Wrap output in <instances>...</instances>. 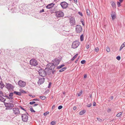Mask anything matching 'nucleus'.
Instances as JSON below:
<instances>
[{
  "instance_id": "nucleus-29",
  "label": "nucleus",
  "mask_w": 125,
  "mask_h": 125,
  "mask_svg": "<svg viewBox=\"0 0 125 125\" xmlns=\"http://www.w3.org/2000/svg\"><path fill=\"white\" fill-rule=\"evenodd\" d=\"M122 113L121 112H120L117 114L116 115V116L117 117H121V116L122 115Z\"/></svg>"
},
{
  "instance_id": "nucleus-20",
  "label": "nucleus",
  "mask_w": 125,
  "mask_h": 125,
  "mask_svg": "<svg viewBox=\"0 0 125 125\" xmlns=\"http://www.w3.org/2000/svg\"><path fill=\"white\" fill-rule=\"evenodd\" d=\"M125 46V42L123 43L121 46L119 50L121 51L122 48Z\"/></svg>"
},
{
  "instance_id": "nucleus-12",
  "label": "nucleus",
  "mask_w": 125,
  "mask_h": 125,
  "mask_svg": "<svg viewBox=\"0 0 125 125\" xmlns=\"http://www.w3.org/2000/svg\"><path fill=\"white\" fill-rule=\"evenodd\" d=\"M70 19V23L71 26H74L75 25V21L73 17H71Z\"/></svg>"
},
{
  "instance_id": "nucleus-22",
  "label": "nucleus",
  "mask_w": 125,
  "mask_h": 125,
  "mask_svg": "<svg viewBox=\"0 0 125 125\" xmlns=\"http://www.w3.org/2000/svg\"><path fill=\"white\" fill-rule=\"evenodd\" d=\"M0 88L2 89L4 87V85L2 81H1L0 83Z\"/></svg>"
},
{
  "instance_id": "nucleus-42",
  "label": "nucleus",
  "mask_w": 125,
  "mask_h": 125,
  "mask_svg": "<svg viewBox=\"0 0 125 125\" xmlns=\"http://www.w3.org/2000/svg\"><path fill=\"white\" fill-rule=\"evenodd\" d=\"M49 112H47L45 113H44V114H43V115H44V116H46V115L47 114H49Z\"/></svg>"
},
{
  "instance_id": "nucleus-21",
  "label": "nucleus",
  "mask_w": 125,
  "mask_h": 125,
  "mask_svg": "<svg viewBox=\"0 0 125 125\" xmlns=\"http://www.w3.org/2000/svg\"><path fill=\"white\" fill-rule=\"evenodd\" d=\"M14 94H16L17 95L19 96H21V93L20 92H17L16 91H14L13 92Z\"/></svg>"
},
{
  "instance_id": "nucleus-41",
  "label": "nucleus",
  "mask_w": 125,
  "mask_h": 125,
  "mask_svg": "<svg viewBox=\"0 0 125 125\" xmlns=\"http://www.w3.org/2000/svg\"><path fill=\"white\" fill-rule=\"evenodd\" d=\"M2 96H3L6 97L7 98V99H10V97H9L7 95H6L5 96H4V95H2Z\"/></svg>"
},
{
  "instance_id": "nucleus-39",
  "label": "nucleus",
  "mask_w": 125,
  "mask_h": 125,
  "mask_svg": "<svg viewBox=\"0 0 125 125\" xmlns=\"http://www.w3.org/2000/svg\"><path fill=\"white\" fill-rule=\"evenodd\" d=\"M52 84V83L51 82H50L49 83V84H48V87L49 88H50Z\"/></svg>"
},
{
  "instance_id": "nucleus-60",
  "label": "nucleus",
  "mask_w": 125,
  "mask_h": 125,
  "mask_svg": "<svg viewBox=\"0 0 125 125\" xmlns=\"http://www.w3.org/2000/svg\"><path fill=\"white\" fill-rule=\"evenodd\" d=\"M74 1L75 3H77V0H73Z\"/></svg>"
},
{
  "instance_id": "nucleus-59",
  "label": "nucleus",
  "mask_w": 125,
  "mask_h": 125,
  "mask_svg": "<svg viewBox=\"0 0 125 125\" xmlns=\"http://www.w3.org/2000/svg\"><path fill=\"white\" fill-rule=\"evenodd\" d=\"M113 96H112L110 98V99L111 100H112L113 99Z\"/></svg>"
},
{
  "instance_id": "nucleus-62",
  "label": "nucleus",
  "mask_w": 125,
  "mask_h": 125,
  "mask_svg": "<svg viewBox=\"0 0 125 125\" xmlns=\"http://www.w3.org/2000/svg\"><path fill=\"white\" fill-rule=\"evenodd\" d=\"M120 2H122L123 1V0H119Z\"/></svg>"
},
{
  "instance_id": "nucleus-54",
  "label": "nucleus",
  "mask_w": 125,
  "mask_h": 125,
  "mask_svg": "<svg viewBox=\"0 0 125 125\" xmlns=\"http://www.w3.org/2000/svg\"><path fill=\"white\" fill-rule=\"evenodd\" d=\"M44 10L43 9H42V10H40V13H42V12H44Z\"/></svg>"
},
{
  "instance_id": "nucleus-53",
  "label": "nucleus",
  "mask_w": 125,
  "mask_h": 125,
  "mask_svg": "<svg viewBox=\"0 0 125 125\" xmlns=\"http://www.w3.org/2000/svg\"><path fill=\"white\" fill-rule=\"evenodd\" d=\"M96 105V103L95 102H94L93 103V106H95Z\"/></svg>"
},
{
  "instance_id": "nucleus-4",
  "label": "nucleus",
  "mask_w": 125,
  "mask_h": 125,
  "mask_svg": "<svg viewBox=\"0 0 125 125\" xmlns=\"http://www.w3.org/2000/svg\"><path fill=\"white\" fill-rule=\"evenodd\" d=\"M30 64L32 65L36 66L37 67L38 64V62L35 59H32L30 61Z\"/></svg>"
},
{
  "instance_id": "nucleus-34",
  "label": "nucleus",
  "mask_w": 125,
  "mask_h": 125,
  "mask_svg": "<svg viewBox=\"0 0 125 125\" xmlns=\"http://www.w3.org/2000/svg\"><path fill=\"white\" fill-rule=\"evenodd\" d=\"M106 51L108 52H109L110 51V49L108 47H107L106 48Z\"/></svg>"
},
{
  "instance_id": "nucleus-7",
  "label": "nucleus",
  "mask_w": 125,
  "mask_h": 125,
  "mask_svg": "<svg viewBox=\"0 0 125 125\" xmlns=\"http://www.w3.org/2000/svg\"><path fill=\"white\" fill-rule=\"evenodd\" d=\"M27 114H24L22 115L21 118L22 121L24 122H26L27 121L28 119V116L27 115L28 114L27 113Z\"/></svg>"
},
{
  "instance_id": "nucleus-46",
  "label": "nucleus",
  "mask_w": 125,
  "mask_h": 125,
  "mask_svg": "<svg viewBox=\"0 0 125 125\" xmlns=\"http://www.w3.org/2000/svg\"><path fill=\"white\" fill-rule=\"evenodd\" d=\"M35 102L34 101H32L30 102V104H35Z\"/></svg>"
},
{
  "instance_id": "nucleus-23",
  "label": "nucleus",
  "mask_w": 125,
  "mask_h": 125,
  "mask_svg": "<svg viewBox=\"0 0 125 125\" xmlns=\"http://www.w3.org/2000/svg\"><path fill=\"white\" fill-rule=\"evenodd\" d=\"M66 67H65L64 68H62L60 70H59V72H63L65 71L66 69Z\"/></svg>"
},
{
  "instance_id": "nucleus-38",
  "label": "nucleus",
  "mask_w": 125,
  "mask_h": 125,
  "mask_svg": "<svg viewBox=\"0 0 125 125\" xmlns=\"http://www.w3.org/2000/svg\"><path fill=\"white\" fill-rule=\"evenodd\" d=\"M21 108V109L25 111H26V110L25 109H24V108L22 107L21 106H19Z\"/></svg>"
},
{
  "instance_id": "nucleus-47",
  "label": "nucleus",
  "mask_w": 125,
  "mask_h": 125,
  "mask_svg": "<svg viewBox=\"0 0 125 125\" xmlns=\"http://www.w3.org/2000/svg\"><path fill=\"white\" fill-rule=\"evenodd\" d=\"M91 103H90L89 104H87V107H91Z\"/></svg>"
},
{
  "instance_id": "nucleus-56",
  "label": "nucleus",
  "mask_w": 125,
  "mask_h": 125,
  "mask_svg": "<svg viewBox=\"0 0 125 125\" xmlns=\"http://www.w3.org/2000/svg\"><path fill=\"white\" fill-rule=\"evenodd\" d=\"M33 101H39V100L37 98H35L33 99Z\"/></svg>"
},
{
  "instance_id": "nucleus-1",
  "label": "nucleus",
  "mask_w": 125,
  "mask_h": 125,
  "mask_svg": "<svg viewBox=\"0 0 125 125\" xmlns=\"http://www.w3.org/2000/svg\"><path fill=\"white\" fill-rule=\"evenodd\" d=\"M59 60L57 59H55L52 61V63H49L47 64L48 66L51 67H52V69H53L55 68V66L58 65L60 62Z\"/></svg>"
},
{
  "instance_id": "nucleus-45",
  "label": "nucleus",
  "mask_w": 125,
  "mask_h": 125,
  "mask_svg": "<svg viewBox=\"0 0 125 125\" xmlns=\"http://www.w3.org/2000/svg\"><path fill=\"white\" fill-rule=\"evenodd\" d=\"M20 93H26V92L25 91H24L23 90H22L21 91V92Z\"/></svg>"
},
{
  "instance_id": "nucleus-6",
  "label": "nucleus",
  "mask_w": 125,
  "mask_h": 125,
  "mask_svg": "<svg viewBox=\"0 0 125 125\" xmlns=\"http://www.w3.org/2000/svg\"><path fill=\"white\" fill-rule=\"evenodd\" d=\"M82 31V27L81 26L79 25H77L75 27V31L78 33H79Z\"/></svg>"
},
{
  "instance_id": "nucleus-48",
  "label": "nucleus",
  "mask_w": 125,
  "mask_h": 125,
  "mask_svg": "<svg viewBox=\"0 0 125 125\" xmlns=\"http://www.w3.org/2000/svg\"><path fill=\"white\" fill-rule=\"evenodd\" d=\"M80 57V56H78V58H77V59L75 61V63H77V62L78 61Z\"/></svg>"
},
{
  "instance_id": "nucleus-17",
  "label": "nucleus",
  "mask_w": 125,
  "mask_h": 125,
  "mask_svg": "<svg viewBox=\"0 0 125 125\" xmlns=\"http://www.w3.org/2000/svg\"><path fill=\"white\" fill-rule=\"evenodd\" d=\"M6 88L9 89H12L13 87L12 85L11 84L8 83L6 85Z\"/></svg>"
},
{
  "instance_id": "nucleus-40",
  "label": "nucleus",
  "mask_w": 125,
  "mask_h": 125,
  "mask_svg": "<svg viewBox=\"0 0 125 125\" xmlns=\"http://www.w3.org/2000/svg\"><path fill=\"white\" fill-rule=\"evenodd\" d=\"M85 62V61L84 60H83L81 61V63L82 64H84Z\"/></svg>"
},
{
  "instance_id": "nucleus-16",
  "label": "nucleus",
  "mask_w": 125,
  "mask_h": 125,
  "mask_svg": "<svg viewBox=\"0 0 125 125\" xmlns=\"http://www.w3.org/2000/svg\"><path fill=\"white\" fill-rule=\"evenodd\" d=\"M55 4L53 3H52L50 4H48L47 6H46V8L48 9H50L51 8L53 7Z\"/></svg>"
},
{
  "instance_id": "nucleus-43",
  "label": "nucleus",
  "mask_w": 125,
  "mask_h": 125,
  "mask_svg": "<svg viewBox=\"0 0 125 125\" xmlns=\"http://www.w3.org/2000/svg\"><path fill=\"white\" fill-rule=\"evenodd\" d=\"M62 108V105H60L58 107V108L60 110Z\"/></svg>"
},
{
  "instance_id": "nucleus-3",
  "label": "nucleus",
  "mask_w": 125,
  "mask_h": 125,
  "mask_svg": "<svg viewBox=\"0 0 125 125\" xmlns=\"http://www.w3.org/2000/svg\"><path fill=\"white\" fill-rule=\"evenodd\" d=\"M55 13L56 16L58 18L62 17L64 16V13L61 11H56Z\"/></svg>"
},
{
  "instance_id": "nucleus-35",
  "label": "nucleus",
  "mask_w": 125,
  "mask_h": 125,
  "mask_svg": "<svg viewBox=\"0 0 125 125\" xmlns=\"http://www.w3.org/2000/svg\"><path fill=\"white\" fill-rule=\"evenodd\" d=\"M83 91L82 90H81L80 92L78 93V96H81L82 93Z\"/></svg>"
},
{
  "instance_id": "nucleus-15",
  "label": "nucleus",
  "mask_w": 125,
  "mask_h": 125,
  "mask_svg": "<svg viewBox=\"0 0 125 125\" xmlns=\"http://www.w3.org/2000/svg\"><path fill=\"white\" fill-rule=\"evenodd\" d=\"M49 68V71H50V73L51 74H53L55 73V70H54V69H53V70L51 69L52 68V67H51L50 66H48Z\"/></svg>"
},
{
  "instance_id": "nucleus-28",
  "label": "nucleus",
  "mask_w": 125,
  "mask_h": 125,
  "mask_svg": "<svg viewBox=\"0 0 125 125\" xmlns=\"http://www.w3.org/2000/svg\"><path fill=\"white\" fill-rule=\"evenodd\" d=\"M64 66V64H62L58 66L57 67V69H60L62 67Z\"/></svg>"
},
{
  "instance_id": "nucleus-37",
  "label": "nucleus",
  "mask_w": 125,
  "mask_h": 125,
  "mask_svg": "<svg viewBox=\"0 0 125 125\" xmlns=\"http://www.w3.org/2000/svg\"><path fill=\"white\" fill-rule=\"evenodd\" d=\"M121 57L120 56H118L116 57V59L118 61L120 60Z\"/></svg>"
},
{
  "instance_id": "nucleus-5",
  "label": "nucleus",
  "mask_w": 125,
  "mask_h": 125,
  "mask_svg": "<svg viewBox=\"0 0 125 125\" xmlns=\"http://www.w3.org/2000/svg\"><path fill=\"white\" fill-rule=\"evenodd\" d=\"M80 44L79 41H76L73 42L72 45V48L75 49Z\"/></svg>"
},
{
  "instance_id": "nucleus-30",
  "label": "nucleus",
  "mask_w": 125,
  "mask_h": 125,
  "mask_svg": "<svg viewBox=\"0 0 125 125\" xmlns=\"http://www.w3.org/2000/svg\"><path fill=\"white\" fill-rule=\"evenodd\" d=\"M86 12H87V14L88 15H90V12L88 9H87Z\"/></svg>"
},
{
  "instance_id": "nucleus-9",
  "label": "nucleus",
  "mask_w": 125,
  "mask_h": 125,
  "mask_svg": "<svg viewBox=\"0 0 125 125\" xmlns=\"http://www.w3.org/2000/svg\"><path fill=\"white\" fill-rule=\"evenodd\" d=\"M18 84L19 86L22 87H24L26 85V83L21 80L19 81Z\"/></svg>"
},
{
  "instance_id": "nucleus-32",
  "label": "nucleus",
  "mask_w": 125,
  "mask_h": 125,
  "mask_svg": "<svg viewBox=\"0 0 125 125\" xmlns=\"http://www.w3.org/2000/svg\"><path fill=\"white\" fill-rule=\"evenodd\" d=\"M40 98L42 100H44L46 98V97L44 96H40Z\"/></svg>"
},
{
  "instance_id": "nucleus-18",
  "label": "nucleus",
  "mask_w": 125,
  "mask_h": 125,
  "mask_svg": "<svg viewBox=\"0 0 125 125\" xmlns=\"http://www.w3.org/2000/svg\"><path fill=\"white\" fill-rule=\"evenodd\" d=\"M111 5L112 7L114 9L116 8V5L115 3L113 1H112L111 2Z\"/></svg>"
},
{
  "instance_id": "nucleus-50",
  "label": "nucleus",
  "mask_w": 125,
  "mask_h": 125,
  "mask_svg": "<svg viewBox=\"0 0 125 125\" xmlns=\"http://www.w3.org/2000/svg\"><path fill=\"white\" fill-rule=\"evenodd\" d=\"M99 50V48L97 47L95 48V51L96 52L98 51Z\"/></svg>"
},
{
  "instance_id": "nucleus-27",
  "label": "nucleus",
  "mask_w": 125,
  "mask_h": 125,
  "mask_svg": "<svg viewBox=\"0 0 125 125\" xmlns=\"http://www.w3.org/2000/svg\"><path fill=\"white\" fill-rule=\"evenodd\" d=\"M78 54H76L75 55L73 56V57L72 58V59H71V60L72 61L74 59L77 57L78 56Z\"/></svg>"
},
{
  "instance_id": "nucleus-26",
  "label": "nucleus",
  "mask_w": 125,
  "mask_h": 125,
  "mask_svg": "<svg viewBox=\"0 0 125 125\" xmlns=\"http://www.w3.org/2000/svg\"><path fill=\"white\" fill-rule=\"evenodd\" d=\"M83 38H84V37H83V34H82L81 36L80 37V40L81 41H83Z\"/></svg>"
},
{
  "instance_id": "nucleus-49",
  "label": "nucleus",
  "mask_w": 125,
  "mask_h": 125,
  "mask_svg": "<svg viewBox=\"0 0 125 125\" xmlns=\"http://www.w3.org/2000/svg\"><path fill=\"white\" fill-rule=\"evenodd\" d=\"M97 120L99 122H101L102 121V120L100 118H97Z\"/></svg>"
},
{
  "instance_id": "nucleus-11",
  "label": "nucleus",
  "mask_w": 125,
  "mask_h": 125,
  "mask_svg": "<svg viewBox=\"0 0 125 125\" xmlns=\"http://www.w3.org/2000/svg\"><path fill=\"white\" fill-rule=\"evenodd\" d=\"M60 5L63 9H66L68 6V4L66 2L63 1L61 3Z\"/></svg>"
},
{
  "instance_id": "nucleus-14",
  "label": "nucleus",
  "mask_w": 125,
  "mask_h": 125,
  "mask_svg": "<svg viewBox=\"0 0 125 125\" xmlns=\"http://www.w3.org/2000/svg\"><path fill=\"white\" fill-rule=\"evenodd\" d=\"M45 79L44 78H42L39 79L38 82V84L39 85H40L43 83L44 82Z\"/></svg>"
},
{
  "instance_id": "nucleus-51",
  "label": "nucleus",
  "mask_w": 125,
  "mask_h": 125,
  "mask_svg": "<svg viewBox=\"0 0 125 125\" xmlns=\"http://www.w3.org/2000/svg\"><path fill=\"white\" fill-rule=\"evenodd\" d=\"M111 109L109 108L107 110V112L109 113L111 111Z\"/></svg>"
},
{
  "instance_id": "nucleus-19",
  "label": "nucleus",
  "mask_w": 125,
  "mask_h": 125,
  "mask_svg": "<svg viewBox=\"0 0 125 125\" xmlns=\"http://www.w3.org/2000/svg\"><path fill=\"white\" fill-rule=\"evenodd\" d=\"M6 100V99L2 97L1 95H0V101L1 102H4Z\"/></svg>"
},
{
  "instance_id": "nucleus-10",
  "label": "nucleus",
  "mask_w": 125,
  "mask_h": 125,
  "mask_svg": "<svg viewBox=\"0 0 125 125\" xmlns=\"http://www.w3.org/2000/svg\"><path fill=\"white\" fill-rule=\"evenodd\" d=\"M13 113L16 115L19 114L20 111L19 109L17 108H13L12 109Z\"/></svg>"
},
{
  "instance_id": "nucleus-33",
  "label": "nucleus",
  "mask_w": 125,
  "mask_h": 125,
  "mask_svg": "<svg viewBox=\"0 0 125 125\" xmlns=\"http://www.w3.org/2000/svg\"><path fill=\"white\" fill-rule=\"evenodd\" d=\"M56 124V122L55 121H52L51 123V124L52 125H55Z\"/></svg>"
},
{
  "instance_id": "nucleus-61",
  "label": "nucleus",
  "mask_w": 125,
  "mask_h": 125,
  "mask_svg": "<svg viewBox=\"0 0 125 125\" xmlns=\"http://www.w3.org/2000/svg\"><path fill=\"white\" fill-rule=\"evenodd\" d=\"M86 77V74L84 75V78H85Z\"/></svg>"
},
{
  "instance_id": "nucleus-2",
  "label": "nucleus",
  "mask_w": 125,
  "mask_h": 125,
  "mask_svg": "<svg viewBox=\"0 0 125 125\" xmlns=\"http://www.w3.org/2000/svg\"><path fill=\"white\" fill-rule=\"evenodd\" d=\"M11 102L12 101H10V103H4V104L6 107V110H11L12 108L14 107V105L11 103Z\"/></svg>"
},
{
  "instance_id": "nucleus-44",
  "label": "nucleus",
  "mask_w": 125,
  "mask_h": 125,
  "mask_svg": "<svg viewBox=\"0 0 125 125\" xmlns=\"http://www.w3.org/2000/svg\"><path fill=\"white\" fill-rule=\"evenodd\" d=\"M117 5L118 7H119L120 6V2H117Z\"/></svg>"
},
{
  "instance_id": "nucleus-8",
  "label": "nucleus",
  "mask_w": 125,
  "mask_h": 125,
  "mask_svg": "<svg viewBox=\"0 0 125 125\" xmlns=\"http://www.w3.org/2000/svg\"><path fill=\"white\" fill-rule=\"evenodd\" d=\"M38 72L40 75L43 77L46 75V73L45 70L42 69L39 70Z\"/></svg>"
},
{
  "instance_id": "nucleus-64",
  "label": "nucleus",
  "mask_w": 125,
  "mask_h": 125,
  "mask_svg": "<svg viewBox=\"0 0 125 125\" xmlns=\"http://www.w3.org/2000/svg\"><path fill=\"white\" fill-rule=\"evenodd\" d=\"M90 97L91 98H92V95H91L90 96Z\"/></svg>"
},
{
  "instance_id": "nucleus-25",
  "label": "nucleus",
  "mask_w": 125,
  "mask_h": 125,
  "mask_svg": "<svg viewBox=\"0 0 125 125\" xmlns=\"http://www.w3.org/2000/svg\"><path fill=\"white\" fill-rule=\"evenodd\" d=\"M13 94V93H11L9 95V97L10 98V99H13L12 96Z\"/></svg>"
},
{
  "instance_id": "nucleus-63",
  "label": "nucleus",
  "mask_w": 125,
  "mask_h": 125,
  "mask_svg": "<svg viewBox=\"0 0 125 125\" xmlns=\"http://www.w3.org/2000/svg\"><path fill=\"white\" fill-rule=\"evenodd\" d=\"M82 23V24L84 25V24L83 23V21H82V22H81Z\"/></svg>"
},
{
  "instance_id": "nucleus-58",
  "label": "nucleus",
  "mask_w": 125,
  "mask_h": 125,
  "mask_svg": "<svg viewBox=\"0 0 125 125\" xmlns=\"http://www.w3.org/2000/svg\"><path fill=\"white\" fill-rule=\"evenodd\" d=\"M73 109L74 110H75L76 109V107H73Z\"/></svg>"
},
{
  "instance_id": "nucleus-36",
  "label": "nucleus",
  "mask_w": 125,
  "mask_h": 125,
  "mask_svg": "<svg viewBox=\"0 0 125 125\" xmlns=\"http://www.w3.org/2000/svg\"><path fill=\"white\" fill-rule=\"evenodd\" d=\"M30 111L31 112H35V111L33 109L32 107H31L30 106Z\"/></svg>"
},
{
  "instance_id": "nucleus-13",
  "label": "nucleus",
  "mask_w": 125,
  "mask_h": 125,
  "mask_svg": "<svg viewBox=\"0 0 125 125\" xmlns=\"http://www.w3.org/2000/svg\"><path fill=\"white\" fill-rule=\"evenodd\" d=\"M111 15L113 20H114L116 18V14L115 11H112L111 12Z\"/></svg>"
},
{
  "instance_id": "nucleus-55",
  "label": "nucleus",
  "mask_w": 125,
  "mask_h": 125,
  "mask_svg": "<svg viewBox=\"0 0 125 125\" xmlns=\"http://www.w3.org/2000/svg\"><path fill=\"white\" fill-rule=\"evenodd\" d=\"M0 95H1L2 96V95H3V93L2 91H0Z\"/></svg>"
},
{
  "instance_id": "nucleus-52",
  "label": "nucleus",
  "mask_w": 125,
  "mask_h": 125,
  "mask_svg": "<svg viewBox=\"0 0 125 125\" xmlns=\"http://www.w3.org/2000/svg\"><path fill=\"white\" fill-rule=\"evenodd\" d=\"M78 13L81 16H83V15L82 13L80 12H78Z\"/></svg>"
},
{
  "instance_id": "nucleus-57",
  "label": "nucleus",
  "mask_w": 125,
  "mask_h": 125,
  "mask_svg": "<svg viewBox=\"0 0 125 125\" xmlns=\"http://www.w3.org/2000/svg\"><path fill=\"white\" fill-rule=\"evenodd\" d=\"M38 105V104H35L33 105V106L34 107L35 106H36Z\"/></svg>"
},
{
  "instance_id": "nucleus-31",
  "label": "nucleus",
  "mask_w": 125,
  "mask_h": 125,
  "mask_svg": "<svg viewBox=\"0 0 125 125\" xmlns=\"http://www.w3.org/2000/svg\"><path fill=\"white\" fill-rule=\"evenodd\" d=\"M90 43H89H89H87L86 44V47L87 49H88L89 48V47H90L89 45H90Z\"/></svg>"
},
{
  "instance_id": "nucleus-24",
  "label": "nucleus",
  "mask_w": 125,
  "mask_h": 125,
  "mask_svg": "<svg viewBox=\"0 0 125 125\" xmlns=\"http://www.w3.org/2000/svg\"><path fill=\"white\" fill-rule=\"evenodd\" d=\"M86 111L85 110H83L81 111L79 113L80 115H82L84 114L85 112Z\"/></svg>"
}]
</instances>
